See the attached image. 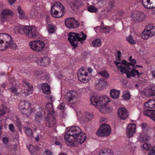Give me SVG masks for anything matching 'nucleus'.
Wrapping results in <instances>:
<instances>
[{
  "label": "nucleus",
  "mask_w": 155,
  "mask_h": 155,
  "mask_svg": "<svg viewBox=\"0 0 155 155\" xmlns=\"http://www.w3.org/2000/svg\"><path fill=\"white\" fill-rule=\"evenodd\" d=\"M64 139L67 145L70 147H77L81 145L86 139V135L81 132L80 128L73 126L66 129Z\"/></svg>",
  "instance_id": "1"
},
{
  "label": "nucleus",
  "mask_w": 155,
  "mask_h": 155,
  "mask_svg": "<svg viewBox=\"0 0 155 155\" xmlns=\"http://www.w3.org/2000/svg\"><path fill=\"white\" fill-rule=\"evenodd\" d=\"M128 60L130 62H128L124 60H122L120 62H116L118 71L122 74H126L127 78L134 77L136 75L139 77H140L143 73L135 69L136 60L131 56L129 57Z\"/></svg>",
  "instance_id": "2"
},
{
  "label": "nucleus",
  "mask_w": 155,
  "mask_h": 155,
  "mask_svg": "<svg viewBox=\"0 0 155 155\" xmlns=\"http://www.w3.org/2000/svg\"><path fill=\"white\" fill-rule=\"evenodd\" d=\"M110 101V98L106 96H93L90 98L91 104L98 109L100 112L103 114L109 113L112 111V108L107 106L108 103Z\"/></svg>",
  "instance_id": "3"
},
{
  "label": "nucleus",
  "mask_w": 155,
  "mask_h": 155,
  "mask_svg": "<svg viewBox=\"0 0 155 155\" xmlns=\"http://www.w3.org/2000/svg\"><path fill=\"white\" fill-rule=\"evenodd\" d=\"M8 47L16 49L17 46L13 42L11 36L5 33L0 34V50H5Z\"/></svg>",
  "instance_id": "4"
},
{
  "label": "nucleus",
  "mask_w": 155,
  "mask_h": 155,
  "mask_svg": "<svg viewBox=\"0 0 155 155\" xmlns=\"http://www.w3.org/2000/svg\"><path fill=\"white\" fill-rule=\"evenodd\" d=\"M87 37V35L82 32L79 33L70 32L68 34V39L73 48H75L77 46V41L83 44Z\"/></svg>",
  "instance_id": "5"
},
{
  "label": "nucleus",
  "mask_w": 155,
  "mask_h": 155,
  "mask_svg": "<svg viewBox=\"0 0 155 155\" xmlns=\"http://www.w3.org/2000/svg\"><path fill=\"white\" fill-rule=\"evenodd\" d=\"M20 112L27 117H29L35 112V110L30 103L28 101H20L18 106Z\"/></svg>",
  "instance_id": "6"
},
{
  "label": "nucleus",
  "mask_w": 155,
  "mask_h": 155,
  "mask_svg": "<svg viewBox=\"0 0 155 155\" xmlns=\"http://www.w3.org/2000/svg\"><path fill=\"white\" fill-rule=\"evenodd\" d=\"M53 110V106L51 103H48L46 106L45 112L47 114L45 119L46 125L49 127H53L55 124L56 120L52 115Z\"/></svg>",
  "instance_id": "7"
},
{
  "label": "nucleus",
  "mask_w": 155,
  "mask_h": 155,
  "mask_svg": "<svg viewBox=\"0 0 155 155\" xmlns=\"http://www.w3.org/2000/svg\"><path fill=\"white\" fill-rule=\"evenodd\" d=\"M65 91L61 90V97H64L66 101L70 103V106L74 107L75 105L76 100L78 96V94L74 91H68L65 93Z\"/></svg>",
  "instance_id": "8"
},
{
  "label": "nucleus",
  "mask_w": 155,
  "mask_h": 155,
  "mask_svg": "<svg viewBox=\"0 0 155 155\" xmlns=\"http://www.w3.org/2000/svg\"><path fill=\"white\" fill-rule=\"evenodd\" d=\"M64 12V7L60 2L54 3L51 10V15L54 17L59 18L62 17Z\"/></svg>",
  "instance_id": "9"
},
{
  "label": "nucleus",
  "mask_w": 155,
  "mask_h": 155,
  "mask_svg": "<svg viewBox=\"0 0 155 155\" xmlns=\"http://www.w3.org/2000/svg\"><path fill=\"white\" fill-rule=\"evenodd\" d=\"M24 35L27 38L31 39L38 37V32L37 28L34 26H25Z\"/></svg>",
  "instance_id": "10"
},
{
  "label": "nucleus",
  "mask_w": 155,
  "mask_h": 155,
  "mask_svg": "<svg viewBox=\"0 0 155 155\" xmlns=\"http://www.w3.org/2000/svg\"><path fill=\"white\" fill-rule=\"evenodd\" d=\"M76 113L78 119L81 123L87 122L91 121L94 117L92 113L82 112L79 110L76 111Z\"/></svg>",
  "instance_id": "11"
},
{
  "label": "nucleus",
  "mask_w": 155,
  "mask_h": 155,
  "mask_svg": "<svg viewBox=\"0 0 155 155\" xmlns=\"http://www.w3.org/2000/svg\"><path fill=\"white\" fill-rule=\"evenodd\" d=\"M14 15V12L10 9H4L1 13L0 20L2 24L4 25H7L9 22V17H13Z\"/></svg>",
  "instance_id": "12"
},
{
  "label": "nucleus",
  "mask_w": 155,
  "mask_h": 155,
  "mask_svg": "<svg viewBox=\"0 0 155 155\" xmlns=\"http://www.w3.org/2000/svg\"><path fill=\"white\" fill-rule=\"evenodd\" d=\"M28 45L31 49L37 52L42 51L45 47V44L44 42L40 40L31 41L29 42Z\"/></svg>",
  "instance_id": "13"
},
{
  "label": "nucleus",
  "mask_w": 155,
  "mask_h": 155,
  "mask_svg": "<svg viewBox=\"0 0 155 155\" xmlns=\"http://www.w3.org/2000/svg\"><path fill=\"white\" fill-rule=\"evenodd\" d=\"M77 74L79 80L82 83H86L91 79V76L83 68H81L78 70Z\"/></svg>",
  "instance_id": "14"
},
{
  "label": "nucleus",
  "mask_w": 155,
  "mask_h": 155,
  "mask_svg": "<svg viewBox=\"0 0 155 155\" xmlns=\"http://www.w3.org/2000/svg\"><path fill=\"white\" fill-rule=\"evenodd\" d=\"M111 133L110 126L106 124L101 125L97 131V135L99 136L106 137L109 136Z\"/></svg>",
  "instance_id": "15"
},
{
  "label": "nucleus",
  "mask_w": 155,
  "mask_h": 155,
  "mask_svg": "<svg viewBox=\"0 0 155 155\" xmlns=\"http://www.w3.org/2000/svg\"><path fill=\"white\" fill-rule=\"evenodd\" d=\"M155 35V27L150 25L144 30L143 31L141 37L144 39L150 38Z\"/></svg>",
  "instance_id": "16"
},
{
  "label": "nucleus",
  "mask_w": 155,
  "mask_h": 155,
  "mask_svg": "<svg viewBox=\"0 0 155 155\" xmlns=\"http://www.w3.org/2000/svg\"><path fill=\"white\" fill-rule=\"evenodd\" d=\"M32 85L27 82L23 81L22 82V88L21 89V92L24 95H28L31 94L33 91Z\"/></svg>",
  "instance_id": "17"
},
{
  "label": "nucleus",
  "mask_w": 155,
  "mask_h": 155,
  "mask_svg": "<svg viewBox=\"0 0 155 155\" xmlns=\"http://www.w3.org/2000/svg\"><path fill=\"white\" fill-rule=\"evenodd\" d=\"M131 16L134 21L138 22L142 21L146 17L145 15L143 13L137 11L133 12Z\"/></svg>",
  "instance_id": "18"
},
{
  "label": "nucleus",
  "mask_w": 155,
  "mask_h": 155,
  "mask_svg": "<svg viewBox=\"0 0 155 155\" xmlns=\"http://www.w3.org/2000/svg\"><path fill=\"white\" fill-rule=\"evenodd\" d=\"M65 23L66 26L69 28H75L78 26L77 21L73 18L67 19Z\"/></svg>",
  "instance_id": "19"
},
{
  "label": "nucleus",
  "mask_w": 155,
  "mask_h": 155,
  "mask_svg": "<svg viewBox=\"0 0 155 155\" xmlns=\"http://www.w3.org/2000/svg\"><path fill=\"white\" fill-rule=\"evenodd\" d=\"M136 125L133 123L129 124L127 127L126 134L128 137H132L135 133Z\"/></svg>",
  "instance_id": "20"
},
{
  "label": "nucleus",
  "mask_w": 155,
  "mask_h": 155,
  "mask_svg": "<svg viewBox=\"0 0 155 155\" xmlns=\"http://www.w3.org/2000/svg\"><path fill=\"white\" fill-rule=\"evenodd\" d=\"M36 61L38 65L40 66H45L49 64L50 61L48 57H44L42 58L35 57L33 59Z\"/></svg>",
  "instance_id": "21"
},
{
  "label": "nucleus",
  "mask_w": 155,
  "mask_h": 155,
  "mask_svg": "<svg viewBox=\"0 0 155 155\" xmlns=\"http://www.w3.org/2000/svg\"><path fill=\"white\" fill-rule=\"evenodd\" d=\"M150 139V137L148 132L142 131L139 133L137 138V141L142 142L148 141Z\"/></svg>",
  "instance_id": "22"
},
{
  "label": "nucleus",
  "mask_w": 155,
  "mask_h": 155,
  "mask_svg": "<svg viewBox=\"0 0 155 155\" xmlns=\"http://www.w3.org/2000/svg\"><path fill=\"white\" fill-rule=\"evenodd\" d=\"M119 117L122 120H125L128 116V112L126 109L124 107H120L118 110Z\"/></svg>",
  "instance_id": "23"
},
{
  "label": "nucleus",
  "mask_w": 155,
  "mask_h": 155,
  "mask_svg": "<svg viewBox=\"0 0 155 155\" xmlns=\"http://www.w3.org/2000/svg\"><path fill=\"white\" fill-rule=\"evenodd\" d=\"M142 3L146 8L151 9L155 8V0H142Z\"/></svg>",
  "instance_id": "24"
},
{
  "label": "nucleus",
  "mask_w": 155,
  "mask_h": 155,
  "mask_svg": "<svg viewBox=\"0 0 155 155\" xmlns=\"http://www.w3.org/2000/svg\"><path fill=\"white\" fill-rule=\"evenodd\" d=\"M144 114L155 121V110L147 109L143 111Z\"/></svg>",
  "instance_id": "25"
},
{
  "label": "nucleus",
  "mask_w": 155,
  "mask_h": 155,
  "mask_svg": "<svg viewBox=\"0 0 155 155\" xmlns=\"http://www.w3.org/2000/svg\"><path fill=\"white\" fill-rule=\"evenodd\" d=\"M94 29L96 32H98V31L99 30L101 32L106 33H109L111 30L110 28L106 25L97 27L96 28H94Z\"/></svg>",
  "instance_id": "26"
},
{
  "label": "nucleus",
  "mask_w": 155,
  "mask_h": 155,
  "mask_svg": "<svg viewBox=\"0 0 155 155\" xmlns=\"http://www.w3.org/2000/svg\"><path fill=\"white\" fill-rule=\"evenodd\" d=\"M120 93L119 90L113 89L110 91V96L114 99H117L119 98Z\"/></svg>",
  "instance_id": "27"
},
{
  "label": "nucleus",
  "mask_w": 155,
  "mask_h": 155,
  "mask_svg": "<svg viewBox=\"0 0 155 155\" xmlns=\"http://www.w3.org/2000/svg\"><path fill=\"white\" fill-rule=\"evenodd\" d=\"M107 84L106 81L102 78L97 80L95 82L96 87L99 89L104 86Z\"/></svg>",
  "instance_id": "28"
},
{
  "label": "nucleus",
  "mask_w": 155,
  "mask_h": 155,
  "mask_svg": "<svg viewBox=\"0 0 155 155\" xmlns=\"http://www.w3.org/2000/svg\"><path fill=\"white\" fill-rule=\"evenodd\" d=\"M81 5V2L78 0L72 1L70 4L71 8L74 11H77Z\"/></svg>",
  "instance_id": "29"
},
{
  "label": "nucleus",
  "mask_w": 155,
  "mask_h": 155,
  "mask_svg": "<svg viewBox=\"0 0 155 155\" xmlns=\"http://www.w3.org/2000/svg\"><path fill=\"white\" fill-rule=\"evenodd\" d=\"M17 9L18 13V17L19 18L23 19L28 18V16L21 7L18 6Z\"/></svg>",
  "instance_id": "30"
},
{
  "label": "nucleus",
  "mask_w": 155,
  "mask_h": 155,
  "mask_svg": "<svg viewBox=\"0 0 155 155\" xmlns=\"http://www.w3.org/2000/svg\"><path fill=\"white\" fill-rule=\"evenodd\" d=\"M144 106L145 108H155V100H149L144 104Z\"/></svg>",
  "instance_id": "31"
},
{
  "label": "nucleus",
  "mask_w": 155,
  "mask_h": 155,
  "mask_svg": "<svg viewBox=\"0 0 155 155\" xmlns=\"http://www.w3.org/2000/svg\"><path fill=\"white\" fill-rule=\"evenodd\" d=\"M41 88L42 91L44 94H48L50 93V87L47 83H43L42 85Z\"/></svg>",
  "instance_id": "32"
},
{
  "label": "nucleus",
  "mask_w": 155,
  "mask_h": 155,
  "mask_svg": "<svg viewBox=\"0 0 155 155\" xmlns=\"http://www.w3.org/2000/svg\"><path fill=\"white\" fill-rule=\"evenodd\" d=\"M8 89L12 94L16 95H18L21 92V88L18 86L9 87Z\"/></svg>",
  "instance_id": "33"
},
{
  "label": "nucleus",
  "mask_w": 155,
  "mask_h": 155,
  "mask_svg": "<svg viewBox=\"0 0 155 155\" xmlns=\"http://www.w3.org/2000/svg\"><path fill=\"white\" fill-rule=\"evenodd\" d=\"M25 27L24 26H15L14 27V30L16 34H20L21 35H24V28Z\"/></svg>",
  "instance_id": "34"
},
{
  "label": "nucleus",
  "mask_w": 155,
  "mask_h": 155,
  "mask_svg": "<svg viewBox=\"0 0 155 155\" xmlns=\"http://www.w3.org/2000/svg\"><path fill=\"white\" fill-rule=\"evenodd\" d=\"M47 29L49 34L53 33L56 29L54 25L51 24L48 25Z\"/></svg>",
  "instance_id": "35"
},
{
  "label": "nucleus",
  "mask_w": 155,
  "mask_h": 155,
  "mask_svg": "<svg viewBox=\"0 0 155 155\" xmlns=\"http://www.w3.org/2000/svg\"><path fill=\"white\" fill-rule=\"evenodd\" d=\"M9 112V110L7 107L3 105L0 106V116H4L6 113Z\"/></svg>",
  "instance_id": "36"
},
{
  "label": "nucleus",
  "mask_w": 155,
  "mask_h": 155,
  "mask_svg": "<svg viewBox=\"0 0 155 155\" xmlns=\"http://www.w3.org/2000/svg\"><path fill=\"white\" fill-rule=\"evenodd\" d=\"M106 4V2L105 1H100L98 3V8H102L101 10V12H103L105 10V8Z\"/></svg>",
  "instance_id": "37"
},
{
  "label": "nucleus",
  "mask_w": 155,
  "mask_h": 155,
  "mask_svg": "<svg viewBox=\"0 0 155 155\" xmlns=\"http://www.w3.org/2000/svg\"><path fill=\"white\" fill-rule=\"evenodd\" d=\"M151 147V145L150 144L145 143L141 146V149L143 150L148 151Z\"/></svg>",
  "instance_id": "38"
},
{
  "label": "nucleus",
  "mask_w": 155,
  "mask_h": 155,
  "mask_svg": "<svg viewBox=\"0 0 155 155\" xmlns=\"http://www.w3.org/2000/svg\"><path fill=\"white\" fill-rule=\"evenodd\" d=\"M34 75L36 76H42L45 77L47 73L46 72H43L41 71H34Z\"/></svg>",
  "instance_id": "39"
},
{
  "label": "nucleus",
  "mask_w": 155,
  "mask_h": 155,
  "mask_svg": "<svg viewBox=\"0 0 155 155\" xmlns=\"http://www.w3.org/2000/svg\"><path fill=\"white\" fill-rule=\"evenodd\" d=\"M101 41L100 39H96L92 41V45L93 47H97L101 45Z\"/></svg>",
  "instance_id": "40"
},
{
  "label": "nucleus",
  "mask_w": 155,
  "mask_h": 155,
  "mask_svg": "<svg viewBox=\"0 0 155 155\" xmlns=\"http://www.w3.org/2000/svg\"><path fill=\"white\" fill-rule=\"evenodd\" d=\"M99 155H113L110 150L107 149H103L99 152Z\"/></svg>",
  "instance_id": "41"
},
{
  "label": "nucleus",
  "mask_w": 155,
  "mask_h": 155,
  "mask_svg": "<svg viewBox=\"0 0 155 155\" xmlns=\"http://www.w3.org/2000/svg\"><path fill=\"white\" fill-rule=\"evenodd\" d=\"M24 129L26 134L28 136H31L32 135L33 132L31 129L28 127H25Z\"/></svg>",
  "instance_id": "42"
},
{
  "label": "nucleus",
  "mask_w": 155,
  "mask_h": 155,
  "mask_svg": "<svg viewBox=\"0 0 155 155\" xmlns=\"http://www.w3.org/2000/svg\"><path fill=\"white\" fill-rule=\"evenodd\" d=\"M116 61H115L114 62V63L116 66V62H121L122 60L120 61L121 56V53L120 51H118L117 52V54H116Z\"/></svg>",
  "instance_id": "43"
},
{
  "label": "nucleus",
  "mask_w": 155,
  "mask_h": 155,
  "mask_svg": "<svg viewBox=\"0 0 155 155\" xmlns=\"http://www.w3.org/2000/svg\"><path fill=\"white\" fill-rule=\"evenodd\" d=\"M122 97L124 100H127L130 98V93L128 91H125L124 92L122 96Z\"/></svg>",
  "instance_id": "44"
},
{
  "label": "nucleus",
  "mask_w": 155,
  "mask_h": 155,
  "mask_svg": "<svg viewBox=\"0 0 155 155\" xmlns=\"http://www.w3.org/2000/svg\"><path fill=\"white\" fill-rule=\"evenodd\" d=\"M98 74L105 78H108L109 77V74L106 71L99 72Z\"/></svg>",
  "instance_id": "45"
},
{
  "label": "nucleus",
  "mask_w": 155,
  "mask_h": 155,
  "mask_svg": "<svg viewBox=\"0 0 155 155\" xmlns=\"http://www.w3.org/2000/svg\"><path fill=\"white\" fill-rule=\"evenodd\" d=\"M42 114L41 112L38 111L35 116V120L36 121L40 122L42 120Z\"/></svg>",
  "instance_id": "46"
},
{
  "label": "nucleus",
  "mask_w": 155,
  "mask_h": 155,
  "mask_svg": "<svg viewBox=\"0 0 155 155\" xmlns=\"http://www.w3.org/2000/svg\"><path fill=\"white\" fill-rule=\"evenodd\" d=\"M88 11L91 12L95 13L97 12L98 11V8L91 5L88 7L87 8Z\"/></svg>",
  "instance_id": "47"
},
{
  "label": "nucleus",
  "mask_w": 155,
  "mask_h": 155,
  "mask_svg": "<svg viewBox=\"0 0 155 155\" xmlns=\"http://www.w3.org/2000/svg\"><path fill=\"white\" fill-rule=\"evenodd\" d=\"M141 128L142 130V131L148 132L149 128L146 123H143L141 124Z\"/></svg>",
  "instance_id": "48"
},
{
  "label": "nucleus",
  "mask_w": 155,
  "mask_h": 155,
  "mask_svg": "<svg viewBox=\"0 0 155 155\" xmlns=\"http://www.w3.org/2000/svg\"><path fill=\"white\" fill-rule=\"evenodd\" d=\"M127 41L130 44L134 45L136 43V41L134 40L131 36H129L127 38Z\"/></svg>",
  "instance_id": "49"
},
{
  "label": "nucleus",
  "mask_w": 155,
  "mask_h": 155,
  "mask_svg": "<svg viewBox=\"0 0 155 155\" xmlns=\"http://www.w3.org/2000/svg\"><path fill=\"white\" fill-rule=\"evenodd\" d=\"M29 150L31 153L32 155L35 153V147L32 145H30L28 147Z\"/></svg>",
  "instance_id": "50"
},
{
  "label": "nucleus",
  "mask_w": 155,
  "mask_h": 155,
  "mask_svg": "<svg viewBox=\"0 0 155 155\" xmlns=\"http://www.w3.org/2000/svg\"><path fill=\"white\" fill-rule=\"evenodd\" d=\"M151 149L148 155H155V146L151 147Z\"/></svg>",
  "instance_id": "51"
},
{
  "label": "nucleus",
  "mask_w": 155,
  "mask_h": 155,
  "mask_svg": "<svg viewBox=\"0 0 155 155\" xmlns=\"http://www.w3.org/2000/svg\"><path fill=\"white\" fill-rule=\"evenodd\" d=\"M58 108L60 110H64L65 108V104L64 103H61L58 106Z\"/></svg>",
  "instance_id": "52"
},
{
  "label": "nucleus",
  "mask_w": 155,
  "mask_h": 155,
  "mask_svg": "<svg viewBox=\"0 0 155 155\" xmlns=\"http://www.w3.org/2000/svg\"><path fill=\"white\" fill-rule=\"evenodd\" d=\"M107 119L104 117H101L100 119V122L101 123H107Z\"/></svg>",
  "instance_id": "53"
},
{
  "label": "nucleus",
  "mask_w": 155,
  "mask_h": 155,
  "mask_svg": "<svg viewBox=\"0 0 155 155\" xmlns=\"http://www.w3.org/2000/svg\"><path fill=\"white\" fill-rule=\"evenodd\" d=\"M9 127V130L12 132H15V128L14 125L11 124L9 125H8Z\"/></svg>",
  "instance_id": "54"
},
{
  "label": "nucleus",
  "mask_w": 155,
  "mask_h": 155,
  "mask_svg": "<svg viewBox=\"0 0 155 155\" xmlns=\"http://www.w3.org/2000/svg\"><path fill=\"white\" fill-rule=\"evenodd\" d=\"M134 145L133 143H129L128 144L125 145V149H130Z\"/></svg>",
  "instance_id": "55"
},
{
  "label": "nucleus",
  "mask_w": 155,
  "mask_h": 155,
  "mask_svg": "<svg viewBox=\"0 0 155 155\" xmlns=\"http://www.w3.org/2000/svg\"><path fill=\"white\" fill-rule=\"evenodd\" d=\"M45 153L47 155H52V152L49 150L46 149L45 150Z\"/></svg>",
  "instance_id": "56"
},
{
  "label": "nucleus",
  "mask_w": 155,
  "mask_h": 155,
  "mask_svg": "<svg viewBox=\"0 0 155 155\" xmlns=\"http://www.w3.org/2000/svg\"><path fill=\"white\" fill-rule=\"evenodd\" d=\"M3 143L5 144H7L8 142V139L6 137H4L2 139Z\"/></svg>",
  "instance_id": "57"
},
{
  "label": "nucleus",
  "mask_w": 155,
  "mask_h": 155,
  "mask_svg": "<svg viewBox=\"0 0 155 155\" xmlns=\"http://www.w3.org/2000/svg\"><path fill=\"white\" fill-rule=\"evenodd\" d=\"M8 2V3L10 5H12L13 3H14L16 0H7Z\"/></svg>",
  "instance_id": "58"
},
{
  "label": "nucleus",
  "mask_w": 155,
  "mask_h": 155,
  "mask_svg": "<svg viewBox=\"0 0 155 155\" xmlns=\"http://www.w3.org/2000/svg\"><path fill=\"white\" fill-rule=\"evenodd\" d=\"M151 74L152 76L155 78V70H153L151 71Z\"/></svg>",
  "instance_id": "59"
},
{
  "label": "nucleus",
  "mask_w": 155,
  "mask_h": 155,
  "mask_svg": "<svg viewBox=\"0 0 155 155\" xmlns=\"http://www.w3.org/2000/svg\"><path fill=\"white\" fill-rule=\"evenodd\" d=\"M66 79L67 78L65 77H64V76L61 79L62 82H64L65 83H67V80H66Z\"/></svg>",
  "instance_id": "60"
},
{
  "label": "nucleus",
  "mask_w": 155,
  "mask_h": 155,
  "mask_svg": "<svg viewBox=\"0 0 155 155\" xmlns=\"http://www.w3.org/2000/svg\"><path fill=\"white\" fill-rule=\"evenodd\" d=\"M17 119V123H16V125L18 126L20 124V120L19 118H16Z\"/></svg>",
  "instance_id": "61"
},
{
  "label": "nucleus",
  "mask_w": 155,
  "mask_h": 155,
  "mask_svg": "<svg viewBox=\"0 0 155 155\" xmlns=\"http://www.w3.org/2000/svg\"><path fill=\"white\" fill-rule=\"evenodd\" d=\"M151 96L155 98V90L152 92L151 94Z\"/></svg>",
  "instance_id": "62"
},
{
  "label": "nucleus",
  "mask_w": 155,
  "mask_h": 155,
  "mask_svg": "<svg viewBox=\"0 0 155 155\" xmlns=\"http://www.w3.org/2000/svg\"><path fill=\"white\" fill-rule=\"evenodd\" d=\"M34 14L35 13L34 10H32L30 12V15L31 17H33Z\"/></svg>",
  "instance_id": "63"
},
{
  "label": "nucleus",
  "mask_w": 155,
  "mask_h": 155,
  "mask_svg": "<svg viewBox=\"0 0 155 155\" xmlns=\"http://www.w3.org/2000/svg\"><path fill=\"white\" fill-rule=\"evenodd\" d=\"M87 71L89 73H91L92 72L93 70L91 68H89L87 69Z\"/></svg>",
  "instance_id": "64"
}]
</instances>
